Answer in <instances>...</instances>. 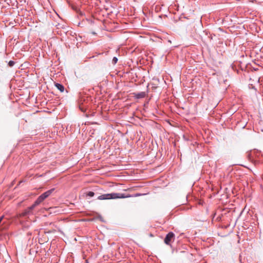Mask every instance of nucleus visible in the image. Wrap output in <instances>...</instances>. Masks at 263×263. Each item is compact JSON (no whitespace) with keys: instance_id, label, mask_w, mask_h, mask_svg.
Returning a JSON list of instances; mask_svg holds the SVG:
<instances>
[{"instance_id":"f257e3e1","label":"nucleus","mask_w":263,"mask_h":263,"mask_svg":"<svg viewBox=\"0 0 263 263\" xmlns=\"http://www.w3.org/2000/svg\"><path fill=\"white\" fill-rule=\"evenodd\" d=\"M130 197H132V196L130 195H125L123 193H112L100 195L98 197V199L99 200H106L111 199L125 198Z\"/></svg>"},{"instance_id":"f03ea898","label":"nucleus","mask_w":263,"mask_h":263,"mask_svg":"<svg viewBox=\"0 0 263 263\" xmlns=\"http://www.w3.org/2000/svg\"><path fill=\"white\" fill-rule=\"evenodd\" d=\"M35 205L34 204H33L31 206H30V207H29L27 209H26V210H25L24 212L19 214L18 215V217L21 218V217H26L30 215H32V211L35 208Z\"/></svg>"},{"instance_id":"7ed1b4c3","label":"nucleus","mask_w":263,"mask_h":263,"mask_svg":"<svg viewBox=\"0 0 263 263\" xmlns=\"http://www.w3.org/2000/svg\"><path fill=\"white\" fill-rule=\"evenodd\" d=\"M175 234L174 233L171 232H169L165 236L164 238V242L167 245H170L171 242L174 239Z\"/></svg>"},{"instance_id":"20e7f679","label":"nucleus","mask_w":263,"mask_h":263,"mask_svg":"<svg viewBox=\"0 0 263 263\" xmlns=\"http://www.w3.org/2000/svg\"><path fill=\"white\" fill-rule=\"evenodd\" d=\"M133 95V97L137 99L144 98L146 96V92L143 91L140 92H134Z\"/></svg>"},{"instance_id":"39448f33","label":"nucleus","mask_w":263,"mask_h":263,"mask_svg":"<svg viewBox=\"0 0 263 263\" xmlns=\"http://www.w3.org/2000/svg\"><path fill=\"white\" fill-rule=\"evenodd\" d=\"M46 198L44 194H42L37 198L33 204L36 206L43 202Z\"/></svg>"},{"instance_id":"423d86ee","label":"nucleus","mask_w":263,"mask_h":263,"mask_svg":"<svg viewBox=\"0 0 263 263\" xmlns=\"http://www.w3.org/2000/svg\"><path fill=\"white\" fill-rule=\"evenodd\" d=\"M55 87L57 89H58L61 92H63L64 90V87L62 84L59 83H55Z\"/></svg>"},{"instance_id":"0eeeda50","label":"nucleus","mask_w":263,"mask_h":263,"mask_svg":"<svg viewBox=\"0 0 263 263\" xmlns=\"http://www.w3.org/2000/svg\"><path fill=\"white\" fill-rule=\"evenodd\" d=\"M54 189H51L49 190H48L47 191L45 192V193H44L43 194H44V196H45V197L47 198L51 194V193L54 191Z\"/></svg>"},{"instance_id":"6e6552de","label":"nucleus","mask_w":263,"mask_h":263,"mask_svg":"<svg viewBox=\"0 0 263 263\" xmlns=\"http://www.w3.org/2000/svg\"><path fill=\"white\" fill-rule=\"evenodd\" d=\"M247 157L249 159V160L252 162H254V163L255 162V161H254L252 158V156H251V153H248L247 154Z\"/></svg>"},{"instance_id":"1a4fd4ad","label":"nucleus","mask_w":263,"mask_h":263,"mask_svg":"<svg viewBox=\"0 0 263 263\" xmlns=\"http://www.w3.org/2000/svg\"><path fill=\"white\" fill-rule=\"evenodd\" d=\"M118 62V58L117 57H114L112 60V63L115 65Z\"/></svg>"},{"instance_id":"9d476101","label":"nucleus","mask_w":263,"mask_h":263,"mask_svg":"<svg viewBox=\"0 0 263 263\" xmlns=\"http://www.w3.org/2000/svg\"><path fill=\"white\" fill-rule=\"evenodd\" d=\"M15 63L13 61H10L8 63V65L9 67H12L14 66Z\"/></svg>"},{"instance_id":"9b49d317","label":"nucleus","mask_w":263,"mask_h":263,"mask_svg":"<svg viewBox=\"0 0 263 263\" xmlns=\"http://www.w3.org/2000/svg\"><path fill=\"white\" fill-rule=\"evenodd\" d=\"M95 195V193L93 192L90 191L87 194V195L90 197H93Z\"/></svg>"},{"instance_id":"f8f14e48","label":"nucleus","mask_w":263,"mask_h":263,"mask_svg":"<svg viewBox=\"0 0 263 263\" xmlns=\"http://www.w3.org/2000/svg\"><path fill=\"white\" fill-rule=\"evenodd\" d=\"M4 217V216H2L1 217H0V224L1 223L2 221L3 220Z\"/></svg>"},{"instance_id":"ddd939ff","label":"nucleus","mask_w":263,"mask_h":263,"mask_svg":"<svg viewBox=\"0 0 263 263\" xmlns=\"http://www.w3.org/2000/svg\"><path fill=\"white\" fill-rule=\"evenodd\" d=\"M140 194H136L135 195V197H137V196H140Z\"/></svg>"}]
</instances>
